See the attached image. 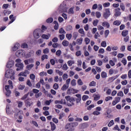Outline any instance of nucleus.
Returning a JSON list of instances; mask_svg holds the SVG:
<instances>
[{
  "instance_id": "26",
  "label": "nucleus",
  "mask_w": 131,
  "mask_h": 131,
  "mask_svg": "<svg viewBox=\"0 0 131 131\" xmlns=\"http://www.w3.org/2000/svg\"><path fill=\"white\" fill-rule=\"evenodd\" d=\"M62 45L63 46V47H68V46L69 45V42L66 40H64L62 42Z\"/></svg>"
},
{
  "instance_id": "39",
  "label": "nucleus",
  "mask_w": 131,
  "mask_h": 131,
  "mask_svg": "<svg viewBox=\"0 0 131 131\" xmlns=\"http://www.w3.org/2000/svg\"><path fill=\"white\" fill-rule=\"evenodd\" d=\"M66 37H67V38H68V39L69 40H70L71 39V38L72 37V34H67Z\"/></svg>"
},
{
  "instance_id": "42",
  "label": "nucleus",
  "mask_w": 131,
  "mask_h": 131,
  "mask_svg": "<svg viewBox=\"0 0 131 131\" xmlns=\"http://www.w3.org/2000/svg\"><path fill=\"white\" fill-rule=\"evenodd\" d=\"M66 30L67 31H70V30H72V26L68 25L66 27Z\"/></svg>"
},
{
  "instance_id": "40",
  "label": "nucleus",
  "mask_w": 131,
  "mask_h": 131,
  "mask_svg": "<svg viewBox=\"0 0 131 131\" xmlns=\"http://www.w3.org/2000/svg\"><path fill=\"white\" fill-rule=\"evenodd\" d=\"M90 86H96V82L95 81H91L89 84Z\"/></svg>"
},
{
  "instance_id": "8",
  "label": "nucleus",
  "mask_w": 131,
  "mask_h": 131,
  "mask_svg": "<svg viewBox=\"0 0 131 131\" xmlns=\"http://www.w3.org/2000/svg\"><path fill=\"white\" fill-rule=\"evenodd\" d=\"M66 129H68V131H73L74 130V127H73V124L68 123L65 126Z\"/></svg>"
},
{
  "instance_id": "23",
  "label": "nucleus",
  "mask_w": 131,
  "mask_h": 131,
  "mask_svg": "<svg viewBox=\"0 0 131 131\" xmlns=\"http://www.w3.org/2000/svg\"><path fill=\"white\" fill-rule=\"evenodd\" d=\"M102 26L106 27L107 28H110V24L107 21H104L102 24Z\"/></svg>"
},
{
  "instance_id": "20",
  "label": "nucleus",
  "mask_w": 131,
  "mask_h": 131,
  "mask_svg": "<svg viewBox=\"0 0 131 131\" xmlns=\"http://www.w3.org/2000/svg\"><path fill=\"white\" fill-rule=\"evenodd\" d=\"M100 98H101V95L100 94H94V100L98 101V100H100Z\"/></svg>"
},
{
  "instance_id": "17",
  "label": "nucleus",
  "mask_w": 131,
  "mask_h": 131,
  "mask_svg": "<svg viewBox=\"0 0 131 131\" xmlns=\"http://www.w3.org/2000/svg\"><path fill=\"white\" fill-rule=\"evenodd\" d=\"M13 66H14V62L13 61H9L6 64L7 68H12Z\"/></svg>"
},
{
  "instance_id": "6",
  "label": "nucleus",
  "mask_w": 131,
  "mask_h": 131,
  "mask_svg": "<svg viewBox=\"0 0 131 131\" xmlns=\"http://www.w3.org/2000/svg\"><path fill=\"white\" fill-rule=\"evenodd\" d=\"M77 93H78V90L71 88H70L67 91V94H68V95L77 94Z\"/></svg>"
},
{
  "instance_id": "18",
  "label": "nucleus",
  "mask_w": 131,
  "mask_h": 131,
  "mask_svg": "<svg viewBox=\"0 0 131 131\" xmlns=\"http://www.w3.org/2000/svg\"><path fill=\"white\" fill-rule=\"evenodd\" d=\"M51 37V34L49 33L48 35L42 34L41 35V38L43 39H49Z\"/></svg>"
},
{
  "instance_id": "51",
  "label": "nucleus",
  "mask_w": 131,
  "mask_h": 131,
  "mask_svg": "<svg viewBox=\"0 0 131 131\" xmlns=\"http://www.w3.org/2000/svg\"><path fill=\"white\" fill-rule=\"evenodd\" d=\"M4 14L5 16H6V15H10V14H11V11L9 10H4Z\"/></svg>"
},
{
  "instance_id": "37",
  "label": "nucleus",
  "mask_w": 131,
  "mask_h": 131,
  "mask_svg": "<svg viewBox=\"0 0 131 131\" xmlns=\"http://www.w3.org/2000/svg\"><path fill=\"white\" fill-rule=\"evenodd\" d=\"M29 95V92L27 94H25L24 96H23L21 98V100H26L27 99L28 96Z\"/></svg>"
},
{
  "instance_id": "24",
  "label": "nucleus",
  "mask_w": 131,
  "mask_h": 131,
  "mask_svg": "<svg viewBox=\"0 0 131 131\" xmlns=\"http://www.w3.org/2000/svg\"><path fill=\"white\" fill-rule=\"evenodd\" d=\"M120 24H121V21L120 20H116L113 22V25L116 26H119Z\"/></svg>"
},
{
  "instance_id": "35",
  "label": "nucleus",
  "mask_w": 131,
  "mask_h": 131,
  "mask_svg": "<svg viewBox=\"0 0 131 131\" xmlns=\"http://www.w3.org/2000/svg\"><path fill=\"white\" fill-rule=\"evenodd\" d=\"M33 66H34L33 64H29L26 67V68L27 70H31Z\"/></svg>"
},
{
  "instance_id": "3",
  "label": "nucleus",
  "mask_w": 131,
  "mask_h": 131,
  "mask_svg": "<svg viewBox=\"0 0 131 131\" xmlns=\"http://www.w3.org/2000/svg\"><path fill=\"white\" fill-rule=\"evenodd\" d=\"M41 32H43L41 29H37L34 31L33 35L36 39H38V38L40 37V35H41V34H40Z\"/></svg>"
},
{
  "instance_id": "41",
  "label": "nucleus",
  "mask_w": 131,
  "mask_h": 131,
  "mask_svg": "<svg viewBox=\"0 0 131 131\" xmlns=\"http://www.w3.org/2000/svg\"><path fill=\"white\" fill-rule=\"evenodd\" d=\"M74 7H72L69 10V14H74V11H73Z\"/></svg>"
},
{
  "instance_id": "5",
  "label": "nucleus",
  "mask_w": 131,
  "mask_h": 131,
  "mask_svg": "<svg viewBox=\"0 0 131 131\" xmlns=\"http://www.w3.org/2000/svg\"><path fill=\"white\" fill-rule=\"evenodd\" d=\"M11 75H15V71H14L12 69H10L6 72L5 76L6 78H10V76Z\"/></svg>"
},
{
  "instance_id": "28",
  "label": "nucleus",
  "mask_w": 131,
  "mask_h": 131,
  "mask_svg": "<svg viewBox=\"0 0 131 131\" xmlns=\"http://www.w3.org/2000/svg\"><path fill=\"white\" fill-rule=\"evenodd\" d=\"M54 21V19L52 17H49L46 20L47 23L51 24Z\"/></svg>"
},
{
  "instance_id": "58",
  "label": "nucleus",
  "mask_w": 131,
  "mask_h": 131,
  "mask_svg": "<svg viewBox=\"0 0 131 131\" xmlns=\"http://www.w3.org/2000/svg\"><path fill=\"white\" fill-rule=\"evenodd\" d=\"M62 69H63V70H67L68 69V66H67V64L64 63L63 65Z\"/></svg>"
},
{
  "instance_id": "22",
  "label": "nucleus",
  "mask_w": 131,
  "mask_h": 131,
  "mask_svg": "<svg viewBox=\"0 0 131 131\" xmlns=\"http://www.w3.org/2000/svg\"><path fill=\"white\" fill-rule=\"evenodd\" d=\"M14 117L15 118H18V119H20V120L23 118L22 116L20 115V112H18L16 114H15Z\"/></svg>"
},
{
  "instance_id": "53",
  "label": "nucleus",
  "mask_w": 131,
  "mask_h": 131,
  "mask_svg": "<svg viewBox=\"0 0 131 131\" xmlns=\"http://www.w3.org/2000/svg\"><path fill=\"white\" fill-rule=\"evenodd\" d=\"M95 14H96V16L97 18H101V13L100 12L97 11L96 12Z\"/></svg>"
},
{
  "instance_id": "54",
  "label": "nucleus",
  "mask_w": 131,
  "mask_h": 131,
  "mask_svg": "<svg viewBox=\"0 0 131 131\" xmlns=\"http://www.w3.org/2000/svg\"><path fill=\"white\" fill-rule=\"evenodd\" d=\"M109 30H106L104 32L105 37H107L109 35Z\"/></svg>"
},
{
  "instance_id": "34",
  "label": "nucleus",
  "mask_w": 131,
  "mask_h": 131,
  "mask_svg": "<svg viewBox=\"0 0 131 131\" xmlns=\"http://www.w3.org/2000/svg\"><path fill=\"white\" fill-rule=\"evenodd\" d=\"M101 46L103 48H106L107 47V43L106 42V41H103L101 42Z\"/></svg>"
},
{
  "instance_id": "55",
  "label": "nucleus",
  "mask_w": 131,
  "mask_h": 131,
  "mask_svg": "<svg viewBox=\"0 0 131 131\" xmlns=\"http://www.w3.org/2000/svg\"><path fill=\"white\" fill-rule=\"evenodd\" d=\"M98 23H99V20L96 19L94 20L93 24L94 26H97L98 25Z\"/></svg>"
},
{
  "instance_id": "29",
  "label": "nucleus",
  "mask_w": 131,
  "mask_h": 131,
  "mask_svg": "<svg viewBox=\"0 0 131 131\" xmlns=\"http://www.w3.org/2000/svg\"><path fill=\"white\" fill-rule=\"evenodd\" d=\"M120 7L121 8V10L123 11V12H124L125 10V6H124V4L123 3H121L120 5Z\"/></svg>"
},
{
  "instance_id": "36",
  "label": "nucleus",
  "mask_w": 131,
  "mask_h": 131,
  "mask_svg": "<svg viewBox=\"0 0 131 131\" xmlns=\"http://www.w3.org/2000/svg\"><path fill=\"white\" fill-rule=\"evenodd\" d=\"M84 41L86 45H89V43L91 42V39H90V38H89L88 37H86L84 39Z\"/></svg>"
},
{
  "instance_id": "19",
  "label": "nucleus",
  "mask_w": 131,
  "mask_h": 131,
  "mask_svg": "<svg viewBox=\"0 0 131 131\" xmlns=\"http://www.w3.org/2000/svg\"><path fill=\"white\" fill-rule=\"evenodd\" d=\"M83 41V38H78L76 40V43L77 45H79L80 46V45H82V41Z\"/></svg>"
},
{
  "instance_id": "7",
  "label": "nucleus",
  "mask_w": 131,
  "mask_h": 131,
  "mask_svg": "<svg viewBox=\"0 0 131 131\" xmlns=\"http://www.w3.org/2000/svg\"><path fill=\"white\" fill-rule=\"evenodd\" d=\"M105 11V12H104L103 16L104 19H108L110 16V15H111V13H110V9L107 8Z\"/></svg>"
},
{
  "instance_id": "4",
  "label": "nucleus",
  "mask_w": 131,
  "mask_h": 131,
  "mask_svg": "<svg viewBox=\"0 0 131 131\" xmlns=\"http://www.w3.org/2000/svg\"><path fill=\"white\" fill-rule=\"evenodd\" d=\"M70 81H71V78H69L66 80V83L63 85V86L61 88V90L66 91L67 90H68V89L69 88V84H70Z\"/></svg>"
},
{
  "instance_id": "12",
  "label": "nucleus",
  "mask_w": 131,
  "mask_h": 131,
  "mask_svg": "<svg viewBox=\"0 0 131 131\" xmlns=\"http://www.w3.org/2000/svg\"><path fill=\"white\" fill-rule=\"evenodd\" d=\"M15 55L17 56L18 57H24V51L22 50H18L16 53Z\"/></svg>"
},
{
  "instance_id": "50",
  "label": "nucleus",
  "mask_w": 131,
  "mask_h": 131,
  "mask_svg": "<svg viewBox=\"0 0 131 131\" xmlns=\"http://www.w3.org/2000/svg\"><path fill=\"white\" fill-rule=\"evenodd\" d=\"M114 124V121L113 120H112L108 124V126L110 127L111 126H112Z\"/></svg>"
},
{
  "instance_id": "11",
  "label": "nucleus",
  "mask_w": 131,
  "mask_h": 131,
  "mask_svg": "<svg viewBox=\"0 0 131 131\" xmlns=\"http://www.w3.org/2000/svg\"><path fill=\"white\" fill-rule=\"evenodd\" d=\"M115 14L114 16L115 17H119L120 15H121V12H120V8H117V9H115Z\"/></svg>"
},
{
  "instance_id": "49",
  "label": "nucleus",
  "mask_w": 131,
  "mask_h": 131,
  "mask_svg": "<svg viewBox=\"0 0 131 131\" xmlns=\"http://www.w3.org/2000/svg\"><path fill=\"white\" fill-rule=\"evenodd\" d=\"M21 48H23V49H26L28 48V45L26 43H23V44H21Z\"/></svg>"
},
{
  "instance_id": "32",
  "label": "nucleus",
  "mask_w": 131,
  "mask_h": 131,
  "mask_svg": "<svg viewBox=\"0 0 131 131\" xmlns=\"http://www.w3.org/2000/svg\"><path fill=\"white\" fill-rule=\"evenodd\" d=\"M78 37V33L75 32L73 33V37L74 38V39H76V38H77Z\"/></svg>"
},
{
  "instance_id": "1",
  "label": "nucleus",
  "mask_w": 131,
  "mask_h": 131,
  "mask_svg": "<svg viewBox=\"0 0 131 131\" xmlns=\"http://www.w3.org/2000/svg\"><path fill=\"white\" fill-rule=\"evenodd\" d=\"M9 85H5V90L6 92L5 93V95L6 97H10V95H11V90L10 89H13V82L11 80L8 81Z\"/></svg>"
},
{
  "instance_id": "52",
  "label": "nucleus",
  "mask_w": 131,
  "mask_h": 131,
  "mask_svg": "<svg viewBox=\"0 0 131 131\" xmlns=\"http://www.w3.org/2000/svg\"><path fill=\"white\" fill-rule=\"evenodd\" d=\"M117 57L119 58V59H121V58H123V57H124V54L122 53H119L117 55Z\"/></svg>"
},
{
  "instance_id": "61",
  "label": "nucleus",
  "mask_w": 131,
  "mask_h": 131,
  "mask_svg": "<svg viewBox=\"0 0 131 131\" xmlns=\"http://www.w3.org/2000/svg\"><path fill=\"white\" fill-rule=\"evenodd\" d=\"M52 121L53 122H54V123H58V122H59V120H58V119H57L56 118H53L52 119Z\"/></svg>"
},
{
  "instance_id": "27",
  "label": "nucleus",
  "mask_w": 131,
  "mask_h": 131,
  "mask_svg": "<svg viewBox=\"0 0 131 131\" xmlns=\"http://www.w3.org/2000/svg\"><path fill=\"white\" fill-rule=\"evenodd\" d=\"M25 89V85L19 84L18 85V90H19L20 91H23Z\"/></svg>"
},
{
  "instance_id": "57",
  "label": "nucleus",
  "mask_w": 131,
  "mask_h": 131,
  "mask_svg": "<svg viewBox=\"0 0 131 131\" xmlns=\"http://www.w3.org/2000/svg\"><path fill=\"white\" fill-rule=\"evenodd\" d=\"M30 78L32 79V80H34V79H35V75L33 74H31L30 75Z\"/></svg>"
},
{
  "instance_id": "2",
  "label": "nucleus",
  "mask_w": 131,
  "mask_h": 131,
  "mask_svg": "<svg viewBox=\"0 0 131 131\" xmlns=\"http://www.w3.org/2000/svg\"><path fill=\"white\" fill-rule=\"evenodd\" d=\"M66 100L68 101L67 105L69 107H72V106H74L75 104L74 102H75V99L73 97H71L70 96L68 95L65 97Z\"/></svg>"
},
{
  "instance_id": "16",
  "label": "nucleus",
  "mask_w": 131,
  "mask_h": 131,
  "mask_svg": "<svg viewBox=\"0 0 131 131\" xmlns=\"http://www.w3.org/2000/svg\"><path fill=\"white\" fill-rule=\"evenodd\" d=\"M20 47V44L19 43H16L14 47L12 48V51L13 52H16L18 49H19V47Z\"/></svg>"
},
{
  "instance_id": "59",
  "label": "nucleus",
  "mask_w": 131,
  "mask_h": 131,
  "mask_svg": "<svg viewBox=\"0 0 131 131\" xmlns=\"http://www.w3.org/2000/svg\"><path fill=\"white\" fill-rule=\"evenodd\" d=\"M76 56H77V57H79V56H81V51H77L76 52L75 54Z\"/></svg>"
},
{
  "instance_id": "47",
  "label": "nucleus",
  "mask_w": 131,
  "mask_h": 131,
  "mask_svg": "<svg viewBox=\"0 0 131 131\" xmlns=\"http://www.w3.org/2000/svg\"><path fill=\"white\" fill-rule=\"evenodd\" d=\"M61 54H62V52L60 50H57L56 52V56H58V57H60Z\"/></svg>"
},
{
  "instance_id": "64",
  "label": "nucleus",
  "mask_w": 131,
  "mask_h": 131,
  "mask_svg": "<svg viewBox=\"0 0 131 131\" xmlns=\"http://www.w3.org/2000/svg\"><path fill=\"white\" fill-rule=\"evenodd\" d=\"M43 54H49V48H46L43 50Z\"/></svg>"
},
{
  "instance_id": "62",
  "label": "nucleus",
  "mask_w": 131,
  "mask_h": 131,
  "mask_svg": "<svg viewBox=\"0 0 131 131\" xmlns=\"http://www.w3.org/2000/svg\"><path fill=\"white\" fill-rule=\"evenodd\" d=\"M45 59H48V55L45 54L41 56L42 61H44Z\"/></svg>"
},
{
  "instance_id": "33",
  "label": "nucleus",
  "mask_w": 131,
  "mask_h": 131,
  "mask_svg": "<svg viewBox=\"0 0 131 131\" xmlns=\"http://www.w3.org/2000/svg\"><path fill=\"white\" fill-rule=\"evenodd\" d=\"M59 33H60L61 34H66V32L65 31V30H64V29H63V28H61L59 29Z\"/></svg>"
},
{
  "instance_id": "21",
  "label": "nucleus",
  "mask_w": 131,
  "mask_h": 131,
  "mask_svg": "<svg viewBox=\"0 0 131 131\" xmlns=\"http://www.w3.org/2000/svg\"><path fill=\"white\" fill-rule=\"evenodd\" d=\"M50 125H51V130L54 131L55 130V129H56V125L55 124V123H54L53 122H50Z\"/></svg>"
},
{
  "instance_id": "60",
  "label": "nucleus",
  "mask_w": 131,
  "mask_h": 131,
  "mask_svg": "<svg viewBox=\"0 0 131 131\" xmlns=\"http://www.w3.org/2000/svg\"><path fill=\"white\" fill-rule=\"evenodd\" d=\"M77 82H78V85H82V84H83V82L81 80V79H78Z\"/></svg>"
},
{
  "instance_id": "13",
  "label": "nucleus",
  "mask_w": 131,
  "mask_h": 131,
  "mask_svg": "<svg viewBox=\"0 0 131 131\" xmlns=\"http://www.w3.org/2000/svg\"><path fill=\"white\" fill-rule=\"evenodd\" d=\"M9 19L11 20L8 23V25L12 24V23H13V22L16 20V16H14V15L11 14L9 16Z\"/></svg>"
},
{
  "instance_id": "43",
  "label": "nucleus",
  "mask_w": 131,
  "mask_h": 131,
  "mask_svg": "<svg viewBox=\"0 0 131 131\" xmlns=\"http://www.w3.org/2000/svg\"><path fill=\"white\" fill-rule=\"evenodd\" d=\"M95 107V105L91 104L87 107V110H92L93 108Z\"/></svg>"
},
{
  "instance_id": "38",
  "label": "nucleus",
  "mask_w": 131,
  "mask_h": 131,
  "mask_svg": "<svg viewBox=\"0 0 131 131\" xmlns=\"http://www.w3.org/2000/svg\"><path fill=\"white\" fill-rule=\"evenodd\" d=\"M101 77L102 78H105L107 77V73H106L105 72H102L101 73Z\"/></svg>"
},
{
  "instance_id": "46",
  "label": "nucleus",
  "mask_w": 131,
  "mask_h": 131,
  "mask_svg": "<svg viewBox=\"0 0 131 131\" xmlns=\"http://www.w3.org/2000/svg\"><path fill=\"white\" fill-rule=\"evenodd\" d=\"M89 99V96L88 95H83L82 97V100L83 101H86Z\"/></svg>"
},
{
  "instance_id": "15",
  "label": "nucleus",
  "mask_w": 131,
  "mask_h": 131,
  "mask_svg": "<svg viewBox=\"0 0 131 131\" xmlns=\"http://www.w3.org/2000/svg\"><path fill=\"white\" fill-rule=\"evenodd\" d=\"M119 76V75H116L115 76L110 77L108 78V81H110V82H112L114 81V80H115V79H117V78H118Z\"/></svg>"
},
{
  "instance_id": "25",
  "label": "nucleus",
  "mask_w": 131,
  "mask_h": 131,
  "mask_svg": "<svg viewBox=\"0 0 131 131\" xmlns=\"http://www.w3.org/2000/svg\"><path fill=\"white\" fill-rule=\"evenodd\" d=\"M128 34V31H127V30H123L122 32V35L124 37H125V36H126Z\"/></svg>"
},
{
  "instance_id": "14",
  "label": "nucleus",
  "mask_w": 131,
  "mask_h": 131,
  "mask_svg": "<svg viewBox=\"0 0 131 131\" xmlns=\"http://www.w3.org/2000/svg\"><path fill=\"white\" fill-rule=\"evenodd\" d=\"M30 100H31L30 98H28L26 100H25V102L26 107H30V106L32 105L33 103L29 101Z\"/></svg>"
},
{
  "instance_id": "31",
  "label": "nucleus",
  "mask_w": 131,
  "mask_h": 131,
  "mask_svg": "<svg viewBox=\"0 0 131 131\" xmlns=\"http://www.w3.org/2000/svg\"><path fill=\"white\" fill-rule=\"evenodd\" d=\"M73 64H74V61L73 60H69L68 61V65L69 67H71Z\"/></svg>"
},
{
  "instance_id": "56",
  "label": "nucleus",
  "mask_w": 131,
  "mask_h": 131,
  "mask_svg": "<svg viewBox=\"0 0 131 131\" xmlns=\"http://www.w3.org/2000/svg\"><path fill=\"white\" fill-rule=\"evenodd\" d=\"M110 3L109 2L103 4V7L104 8H108V7H110Z\"/></svg>"
},
{
  "instance_id": "10",
  "label": "nucleus",
  "mask_w": 131,
  "mask_h": 131,
  "mask_svg": "<svg viewBox=\"0 0 131 131\" xmlns=\"http://www.w3.org/2000/svg\"><path fill=\"white\" fill-rule=\"evenodd\" d=\"M16 67H17L16 69V71H20L23 70V67H24V65L23 63H16Z\"/></svg>"
},
{
  "instance_id": "30",
  "label": "nucleus",
  "mask_w": 131,
  "mask_h": 131,
  "mask_svg": "<svg viewBox=\"0 0 131 131\" xmlns=\"http://www.w3.org/2000/svg\"><path fill=\"white\" fill-rule=\"evenodd\" d=\"M71 84L72 86H75L76 85V80L75 79H73L71 81Z\"/></svg>"
},
{
  "instance_id": "63",
  "label": "nucleus",
  "mask_w": 131,
  "mask_h": 131,
  "mask_svg": "<svg viewBox=\"0 0 131 131\" xmlns=\"http://www.w3.org/2000/svg\"><path fill=\"white\" fill-rule=\"evenodd\" d=\"M117 96L120 97H123V92L122 91H120L117 93Z\"/></svg>"
},
{
  "instance_id": "44",
  "label": "nucleus",
  "mask_w": 131,
  "mask_h": 131,
  "mask_svg": "<svg viewBox=\"0 0 131 131\" xmlns=\"http://www.w3.org/2000/svg\"><path fill=\"white\" fill-rule=\"evenodd\" d=\"M53 89L54 90H58V89H59V84L57 83H54L53 85Z\"/></svg>"
},
{
  "instance_id": "9",
  "label": "nucleus",
  "mask_w": 131,
  "mask_h": 131,
  "mask_svg": "<svg viewBox=\"0 0 131 131\" xmlns=\"http://www.w3.org/2000/svg\"><path fill=\"white\" fill-rule=\"evenodd\" d=\"M30 72L27 70H25L24 72H21L18 76H24V77H27V74H30Z\"/></svg>"
},
{
  "instance_id": "48",
  "label": "nucleus",
  "mask_w": 131,
  "mask_h": 131,
  "mask_svg": "<svg viewBox=\"0 0 131 131\" xmlns=\"http://www.w3.org/2000/svg\"><path fill=\"white\" fill-rule=\"evenodd\" d=\"M99 54H104L105 53V50L103 48H100L98 51Z\"/></svg>"
},
{
  "instance_id": "45",
  "label": "nucleus",
  "mask_w": 131,
  "mask_h": 131,
  "mask_svg": "<svg viewBox=\"0 0 131 131\" xmlns=\"http://www.w3.org/2000/svg\"><path fill=\"white\" fill-rule=\"evenodd\" d=\"M67 78H68V75H67V74H64L62 75L63 80H66V79H67Z\"/></svg>"
}]
</instances>
